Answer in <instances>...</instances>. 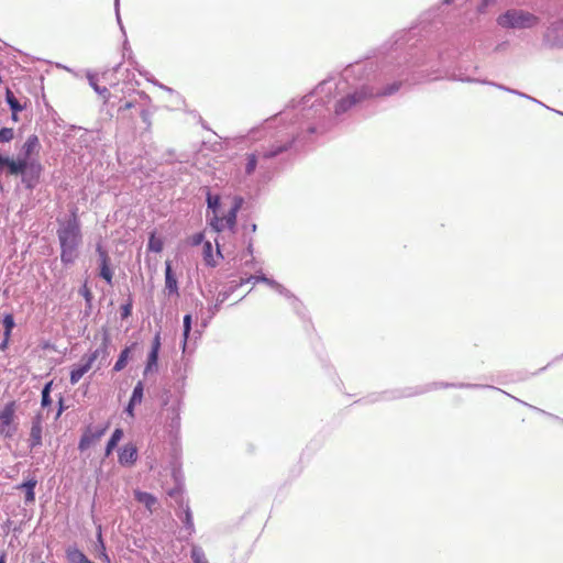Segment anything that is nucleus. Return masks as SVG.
Returning <instances> with one entry per match:
<instances>
[{"instance_id": "obj_43", "label": "nucleus", "mask_w": 563, "mask_h": 563, "mask_svg": "<svg viewBox=\"0 0 563 563\" xmlns=\"http://www.w3.org/2000/svg\"><path fill=\"white\" fill-rule=\"evenodd\" d=\"M103 560H104L107 563H110V559H109V556H108L106 553H103Z\"/></svg>"}, {"instance_id": "obj_35", "label": "nucleus", "mask_w": 563, "mask_h": 563, "mask_svg": "<svg viewBox=\"0 0 563 563\" xmlns=\"http://www.w3.org/2000/svg\"><path fill=\"white\" fill-rule=\"evenodd\" d=\"M136 107V102L133 101V100H130V101H126L124 104H122L119 109H118V112L119 113H124L125 111L132 109Z\"/></svg>"}, {"instance_id": "obj_30", "label": "nucleus", "mask_w": 563, "mask_h": 563, "mask_svg": "<svg viewBox=\"0 0 563 563\" xmlns=\"http://www.w3.org/2000/svg\"><path fill=\"white\" fill-rule=\"evenodd\" d=\"M203 239H205V234L202 232H199V233H196V234L189 236L188 242L192 246H197L203 242Z\"/></svg>"}, {"instance_id": "obj_39", "label": "nucleus", "mask_w": 563, "mask_h": 563, "mask_svg": "<svg viewBox=\"0 0 563 563\" xmlns=\"http://www.w3.org/2000/svg\"><path fill=\"white\" fill-rule=\"evenodd\" d=\"M135 405H132V402L130 401L129 405H128V408H126V411L129 412L130 416H133V407Z\"/></svg>"}, {"instance_id": "obj_14", "label": "nucleus", "mask_w": 563, "mask_h": 563, "mask_svg": "<svg viewBox=\"0 0 563 563\" xmlns=\"http://www.w3.org/2000/svg\"><path fill=\"white\" fill-rule=\"evenodd\" d=\"M67 560L69 563H95L77 549L67 550Z\"/></svg>"}, {"instance_id": "obj_3", "label": "nucleus", "mask_w": 563, "mask_h": 563, "mask_svg": "<svg viewBox=\"0 0 563 563\" xmlns=\"http://www.w3.org/2000/svg\"><path fill=\"white\" fill-rule=\"evenodd\" d=\"M243 198L240 196H236L233 198V205L230 209V211L224 217H219L217 213L212 216V218L209 220V224L212 228L214 232H221L225 228L234 231L236 225V217L238 212L241 209L243 205Z\"/></svg>"}, {"instance_id": "obj_21", "label": "nucleus", "mask_w": 563, "mask_h": 563, "mask_svg": "<svg viewBox=\"0 0 563 563\" xmlns=\"http://www.w3.org/2000/svg\"><path fill=\"white\" fill-rule=\"evenodd\" d=\"M143 399V383L139 382L133 389L131 402L132 405L141 404Z\"/></svg>"}, {"instance_id": "obj_29", "label": "nucleus", "mask_w": 563, "mask_h": 563, "mask_svg": "<svg viewBox=\"0 0 563 563\" xmlns=\"http://www.w3.org/2000/svg\"><path fill=\"white\" fill-rule=\"evenodd\" d=\"M140 117L142 118L143 122L146 124L147 129L151 128L152 125V121H151V117H152V113L148 109L146 108H142L140 110Z\"/></svg>"}, {"instance_id": "obj_31", "label": "nucleus", "mask_w": 563, "mask_h": 563, "mask_svg": "<svg viewBox=\"0 0 563 563\" xmlns=\"http://www.w3.org/2000/svg\"><path fill=\"white\" fill-rule=\"evenodd\" d=\"M15 323H14V318L11 313H8L4 316L3 318V327L5 330H9V331H12V329L14 328Z\"/></svg>"}, {"instance_id": "obj_33", "label": "nucleus", "mask_w": 563, "mask_h": 563, "mask_svg": "<svg viewBox=\"0 0 563 563\" xmlns=\"http://www.w3.org/2000/svg\"><path fill=\"white\" fill-rule=\"evenodd\" d=\"M184 523L187 527V529L189 530V533H191L194 531V521H192L191 512L189 510H187L185 514Z\"/></svg>"}, {"instance_id": "obj_9", "label": "nucleus", "mask_w": 563, "mask_h": 563, "mask_svg": "<svg viewBox=\"0 0 563 563\" xmlns=\"http://www.w3.org/2000/svg\"><path fill=\"white\" fill-rule=\"evenodd\" d=\"M136 459H137V450L132 444L125 445L119 454V462L122 465H132L135 463Z\"/></svg>"}, {"instance_id": "obj_38", "label": "nucleus", "mask_w": 563, "mask_h": 563, "mask_svg": "<svg viewBox=\"0 0 563 563\" xmlns=\"http://www.w3.org/2000/svg\"><path fill=\"white\" fill-rule=\"evenodd\" d=\"M95 90L104 98V101L108 100L110 95L108 88L103 87L102 89H100L98 86H95Z\"/></svg>"}, {"instance_id": "obj_28", "label": "nucleus", "mask_w": 563, "mask_h": 563, "mask_svg": "<svg viewBox=\"0 0 563 563\" xmlns=\"http://www.w3.org/2000/svg\"><path fill=\"white\" fill-rule=\"evenodd\" d=\"M51 385H52V383L46 384L44 389L42 390V406L43 407H47L51 404V398H49Z\"/></svg>"}, {"instance_id": "obj_16", "label": "nucleus", "mask_w": 563, "mask_h": 563, "mask_svg": "<svg viewBox=\"0 0 563 563\" xmlns=\"http://www.w3.org/2000/svg\"><path fill=\"white\" fill-rule=\"evenodd\" d=\"M163 247H164L163 240L161 238L156 236V234L153 232L148 239V244H147L148 251L154 252V253H161L163 251Z\"/></svg>"}, {"instance_id": "obj_44", "label": "nucleus", "mask_w": 563, "mask_h": 563, "mask_svg": "<svg viewBox=\"0 0 563 563\" xmlns=\"http://www.w3.org/2000/svg\"><path fill=\"white\" fill-rule=\"evenodd\" d=\"M217 254H218L219 256H221V253H220V249H219V244H218V243H217Z\"/></svg>"}, {"instance_id": "obj_12", "label": "nucleus", "mask_w": 563, "mask_h": 563, "mask_svg": "<svg viewBox=\"0 0 563 563\" xmlns=\"http://www.w3.org/2000/svg\"><path fill=\"white\" fill-rule=\"evenodd\" d=\"M82 364L78 365L77 367L73 368L71 372H70V377H69V380H70V384L71 385H75L77 384L81 377L88 373L92 365L85 358L82 357Z\"/></svg>"}, {"instance_id": "obj_11", "label": "nucleus", "mask_w": 563, "mask_h": 563, "mask_svg": "<svg viewBox=\"0 0 563 563\" xmlns=\"http://www.w3.org/2000/svg\"><path fill=\"white\" fill-rule=\"evenodd\" d=\"M109 356L108 352V340L104 339L102 344L96 349L91 354L85 356V358L92 365L95 361L100 360V363L104 362Z\"/></svg>"}, {"instance_id": "obj_24", "label": "nucleus", "mask_w": 563, "mask_h": 563, "mask_svg": "<svg viewBox=\"0 0 563 563\" xmlns=\"http://www.w3.org/2000/svg\"><path fill=\"white\" fill-rule=\"evenodd\" d=\"M256 165H257L256 155L255 154L247 155V164L245 167L246 174H249V175L252 174L255 170Z\"/></svg>"}, {"instance_id": "obj_2", "label": "nucleus", "mask_w": 563, "mask_h": 563, "mask_svg": "<svg viewBox=\"0 0 563 563\" xmlns=\"http://www.w3.org/2000/svg\"><path fill=\"white\" fill-rule=\"evenodd\" d=\"M399 82H394L389 85L387 88L377 92H373V90L368 87H362L361 89L354 91L353 93L340 99L335 104V113H344L353 106L373 97H384L393 95L399 89Z\"/></svg>"}, {"instance_id": "obj_36", "label": "nucleus", "mask_w": 563, "mask_h": 563, "mask_svg": "<svg viewBox=\"0 0 563 563\" xmlns=\"http://www.w3.org/2000/svg\"><path fill=\"white\" fill-rule=\"evenodd\" d=\"M287 147H288L287 145H280L271 152L264 153L263 156L264 157H273V156L282 153L283 151H285Z\"/></svg>"}, {"instance_id": "obj_32", "label": "nucleus", "mask_w": 563, "mask_h": 563, "mask_svg": "<svg viewBox=\"0 0 563 563\" xmlns=\"http://www.w3.org/2000/svg\"><path fill=\"white\" fill-rule=\"evenodd\" d=\"M131 313H132V302L129 301L128 303H125L121 307V318L126 319L131 316Z\"/></svg>"}, {"instance_id": "obj_34", "label": "nucleus", "mask_w": 563, "mask_h": 563, "mask_svg": "<svg viewBox=\"0 0 563 563\" xmlns=\"http://www.w3.org/2000/svg\"><path fill=\"white\" fill-rule=\"evenodd\" d=\"M80 294L82 295V297L86 299L87 302H90L91 299H92V294L90 291V289L88 288L87 284H85L81 288H80Z\"/></svg>"}, {"instance_id": "obj_27", "label": "nucleus", "mask_w": 563, "mask_h": 563, "mask_svg": "<svg viewBox=\"0 0 563 563\" xmlns=\"http://www.w3.org/2000/svg\"><path fill=\"white\" fill-rule=\"evenodd\" d=\"M207 202H208V207L210 209H212L213 214L217 213V208L220 205V197L208 195Z\"/></svg>"}, {"instance_id": "obj_15", "label": "nucleus", "mask_w": 563, "mask_h": 563, "mask_svg": "<svg viewBox=\"0 0 563 563\" xmlns=\"http://www.w3.org/2000/svg\"><path fill=\"white\" fill-rule=\"evenodd\" d=\"M36 486L35 479H30L18 486L19 489H25V501L33 503L35 500L34 488Z\"/></svg>"}, {"instance_id": "obj_18", "label": "nucleus", "mask_w": 563, "mask_h": 563, "mask_svg": "<svg viewBox=\"0 0 563 563\" xmlns=\"http://www.w3.org/2000/svg\"><path fill=\"white\" fill-rule=\"evenodd\" d=\"M203 260L207 265L214 267L217 265V261L213 257L212 254V244L211 242L207 241L203 244Z\"/></svg>"}, {"instance_id": "obj_17", "label": "nucleus", "mask_w": 563, "mask_h": 563, "mask_svg": "<svg viewBox=\"0 0 563 563\" xmlns=\"http://www.w3.org/2000/svg\"><path fill=\"white\" fill-rule=\"evenodd\" d=\"M123 437V431L121 429H115L112 433L110 440L108 441L107 448H106V455H110L113 449L117 446L118 442Z\"/></svg>"}, {"instance_id": "obj_25", "label": "nucleus", "mask_w": 563, "mask_h": 563, "mask_svg": "<svg viewBox=\"0 0 563 563\" xmlns=\"http://www.w3.org/2000/svg\"><path fill=\"white\" fill-rule=\"evenodd\" d=\"M190 329H191V314H186L184 317V345L186 344Z\"/></svg>"}, {"instance_id": "obj_20", "label": "nucleus", "mask_w": 563, "mask_h": 563, "mask_svg": "<svg viewBox=\"0 0 563 563\" xmlns=\"http://www.w3.org/2000/svg\"><path fill=\"white\" fill-rule=\"evenodd\" d=\"M130 351H131V349H130V347H125V349L121 352V354H120V356H119V358H118V361L115 362L114 367H113V369H114L115 372H120V371H122V369L125 367L126 362H128V358H129V355H130Z\"/></svg>"}, {"instance_id": "obj_23", "label": "nucleus", "mask_w": 563, "mask_h": 563, "mask_svg": "<svg viewBox=\"0 0 563 563\" xmlns=\"http://www.w3.org/2000/svg\"><path fill=\"white\" fill-rule=\"evenodd\" d=\"M191 559L194 563H209L207 558L205 556V553L197 548H194L191 551Z\"/></svg>"}, {"instance_id": "obj_19", "label": "nucleus", "mask_w": 563, "mask_h": 563, "mask_svg": "<svg viewBox=\"0 0 563 563\" xmlns=\"http://www.w3.org/2000/svg\"><path fill=\"white\" fill-rule=\"evenodd\" d=\"M7 101L13 111V120H16V113L22 111L23 107L19 103L18 99L10 90L7 91Z\"/></svg>"}, {"instance_id": "obj_1", "label": "nucleus", "mask_w": 563, "mask_h": 563, "mask_svg": "<svg viewBox=\"0 0 563 563\" xmlns=\"http://www.w3.org/2000/svg\"><path fill=\"white\" fill-rule=\"evenodd\" d=\"M77 208L66 220H58L57 238L60 246V261L64 265L73 264L78 257V249L82 241Z\"/></svg>"}, {"instance_id": "obj_22", "label": "nucleus", "mask_w": 563, "mask_h": 563, "mask_svg": "<svg viewBox=\"0 0 563 563\" xmlns=\"http://www.w3.org/2000/svg\"><path fill=\"white\" fill-rule=\"evenodd\" d=\"M14 139V130L12 128L0 129V143H9Z\"/></svg>"}, {"instance_id": "obj_45", "label": "nucleus", "mask_w": 563, "mask_h": 563, "mask_svg": "<svg viewBox=\"0 0 563 563\" xmlns=\"http://www.w3.org/2000/svg\"><path fill=\"white\" fill-rule=\"evenodd\" d=\"M41 563H44V562H41Z\"/></svg>"}, {"instance_id": "obj_13", "label": "nucleus", "mask_w": 563, "mask_h": 563, "mask_svg": "<svg viewBox=\"0 0 563 563\" xmlns=\"http://www.w3.org/2000/svg\"><path fill=\"white\" fill-rule=\"evenodd\" d=\"M42 444V423L40 419L33 421L30 432V446L35 448Z\"/></svg>"}, {"instance_id": "obj_41", "label": "nucleus", "mask_w": 563, "mask_h": 563, "mask_svg": "<svg viewBox=\"0 0 563 563\" xmlns=\"http://www.w3.org/2000/svg\"><path fill=\"white\" fill-rule=\"evenodd\" d=\"M11 332H12V331H9V330H5V329H4V340L10 341Z\"/></svg>"}, {"instance_id": "obj_42", "label": "nucleus", "mask_w": 563, "mask_h": 563, "mask_svg": "<svg viewBox=\"0 0 563 563\" xmlns=\"http://www.w3.org/2000/svg\"><path fill=\"white\" fill-rule=\"evenodd\" d=\"M0 563H7L4 553L0 555Z\"/></svg>"}, {"instance_id": "obj_40", "label": "nucleus", "mask_w": 563, "mask_h": 563, "mask_svg": "<svg viewBox=\"0 0 563 563\" xmlns=\"http://www.w3.org/2000/svg\"><path fill=\"white\" fill-rule=\"evenodd\" d=\"M9 341L4 340L0 344V350L4 351L8 347Z\"/></svg>"}, {"instance_id": "obj_4", "label": "nucleus", "mask_w": 563, "mask_h": 563, "mask_svg": "<svg viewBox=\"0 0 563 563\" xmlns=\"http://www.w3.org/2000/svg\"><path fill=\"white\" fill-rule=\"evenodd\" d=\"M537 23V18L529 12L521 10L507 11L498 18V24L504 27L525 29Z\"/></svg>"}, {"instance_id": "obj_7", "label": "nucleus", "mask_w": 563, "mask_h": 563, "mask_svg": "<svg viewBox=\"0 0 563 563\" xmlns=\"http://www.w3.org/2000/svg\"><path fill=\"white\" fill-rule=\"evenodd\" d=\"M96 251L99 256L100 262V277L103 278L108 284H111L113 273L110 268V257L108 252L102 247L101 244H98Z\"/></svg>"}, {"instance_id": "obj_5", "label": "nucleus", "mask_w": 563, "mask_h": 563, "mask_svg": "<svg viewBox=\"0 0 563 563\" xmlns=\"http://www.w3.org/2000/svg\"><path fill=\"white\" fill-rule=\"evenodd\" d=\"M16 402L11 400L0 410V437L12 438L18 430Z\"/></svg>"}, {"instance_id": "obj_8", "label": "nucleus", "mask_w": 563, "mask_h": 563, "mask_svg": "<svg viewBox=\"0 0 563 563\" xmlns=\"http://www.w3.org/2000/svg\"><path fill=\"white\" fill-rule=\"evenodd\" d=\"M134 497L135 499L144 505V507L152 514L154 510H156L157 506H158V500L157 498L151 494V493H146V492H142L140 489H135L134 490Z\"/></svg>"}, {"instance_id": "obj_6", "label": "nucleus", "mask_w": 563, "mask_h": 563, "mask_svg": "<svg viewBox=\"0 0 563 563\" xmlns=\"http://www.w3.org/2000/svg\"><path fill=\"white\" fill-rule=\"evenodd\" d=\"M109 428V424H106L100 428H92L88 427L84 431L81 439L78 444V449L82 452L89 449L91 445H93L96 442H98L107 432Z\"/></svg>"}, {"instance_id": "obj_26", "label": "nucleus", "mask_w": 563, "mask_h": 563, "mask_svg": "<svg viewBox=\"0 0 563 563\" xmlns=\"http://www.w3.org/2000/svg\"><path fill=\"white\" fill-rule=\"evenodd\" d=\"M158 360V351L151 350L148 357H147V364L146 369H152L153 366H156Z\"/></svg>"}, {"instance_id": "obj_37", "label": "nucleus", "mask_w": 563, "mask_h": 563, "mask_svg": "<svg viewBox=\"0 0 563 563\" xmlns=\"http://www.w3.org/2000/svg\"><path fill=\"white\" fill-rule=\"evenodd\" d=\"M159 349H161V334L156 333V335L154 336V340L152 342V349L151 350H155V351L159 352Z\"/></svg>"}, {"instance_id": "obj_10", "label": "nucleus", "mask_w": 563, "mask_h": 563, "mask_svg": "<svg viewBox=\"0 0 563 563\" xmlns=\"http://www.w3.org/2000/svg\"><path fill=\"white\" fill-rule=\"evenodd\" d=\"M165 288L169 294H175L178 296V285L177 279L173 274L172 264L169 261H166L165 267Z\"/></svg>"}]
</instances>
